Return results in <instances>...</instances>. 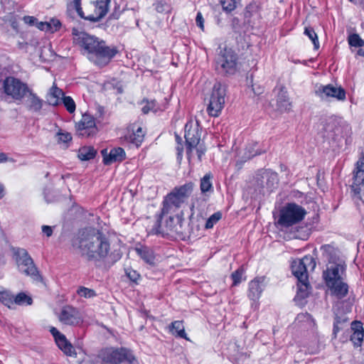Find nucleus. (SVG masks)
I'll list each match as a JSON object with an SVG mask.
<instances>
[{"mask_svg": "<svg viewBox=\"0 0 364 364\" xmlns=\"http://www.w3.org/2000/svg\"><path fill=\"white\" fill-rule=\"evenodd\" d=\"M73 247L87 261L105 259L110 252L108 237L94 228L85 229L80 232L79 237L73 240Z\"/></svg>", "mask_w": 364, "mask_h": 364, "instance_id": "f257e3e1", "label": "nucleus"}, {"mask_svg": "<svg viewBox=\"0 0 364 364\" xmlns=\"http://www.w3.org/2000/svg\"><path fill=\"white\" fill-rule=\"evenodd\" d=\"M74 42L83 50V54L94 64L104 67L117 55L116 46H108L106 42L85 32L75 34Z\"/></svg>", "mask_w": 364, "mask_h": 364, "instance_id": "f03ea898", "label": "nucleus"}, {"mask_svg": "<svg viewBox=\"0 0 364 364\" xmlns=\"http://www.w3.org/2000/svg\"><path fill=\"white\" fill-rule=\"evenodd\" d=\"M111 0H73L68 3V9H75L82 19L98 22L108 12Z\"/></svg>", "mask_w": 364, "mask_h": 364, "instance_id": "7ed1b4c3", "label": "nucleus"}, {"mask_svg": "<svg viewBox=\"0 0 364 364\" xmlns=\"http://www.w3.org/2000/svg\"><path fill=\"white\" fill-rule=\"evenodd\" d=\"M194 184L188 182L182 186H176L168 193L162 202V214L176 212L186 203L193 191Z\"/></svg>", "mask_w": 364, "mask_h": 364, "instance_id": "20e7f679", "label": "nucleus"}, {"mask_svg": "<svg viewBox=\"0 0 364 364\" xmlns=\"http://www.w3.org/2000/svg\"><path fill=\"white\" fill-rule=\"evenodd\" d=\"M215 70L223 76L235 75L238 70L237 54L230 48H219L215 58Z\"/></svg>", "mask_w": 364, "mask_h": 364, "instance_id": "39448f33", "label": "nucleus"}, {"mask_svg": "<svg viewBox=\"0 0 364 364\" xmlns=\"http://www.w3.org/2000/svg\"><path fill=\"white\" fill-rule=\"evenodd\" d=\"M30 88L26 82L13 76L6 77L2 82L4 95L17 104L23 102L26 94L29 92Z\"/></svg>", "mask_w": 364, "mask_h": 364, "instance_id": "423d86ee", "label": "nucleus"}, {"mask_svg": "<svg viewBox=\"0 0 364 364\" xmlns=\"http://www.w3.org/2000/svg\"><path fill=\"white\" fill-rule=\"evenodd\" d=\"M306 210L295 203H289L280 210L278 224L284 228L291 227L304 220Z\"/></svg>", "mask_w": 364, "mask_h": 364, "instance_id": "0eeeda50", "label": "nucleus"}, {"mask_svg": "<svg viewBox=\"0 0 364 364\" xmlns=\"http://www.w3.org/2000/svg\"><path fill=\"white\" fill-rule=\"evenodd\" d=\"M14 255L21 272L27 276H30L35 281H42V277L26 250L23 248H14Z\"/></svg>", "mask_w": 364, "mask_h": 364, "instance_id": "6e6552de", "label": "nucleus"}, {"mask_svg": "<svg viewBox=\"0 0 364 364\" xmlns=\"http://www.w3.org/2000/svg\"><path fill=\"white\" fill-rule=\"evenodd\" d=\"M227 86L220 82H216L210 95L207 112L211 117H218L224 107Z\"/></svg>", "mask_w": 364, "mask_h": 364, "instance_id": "1a4fd4ad", "label": "nucleus"}, {"mask_svg": "<svg viewBox=\"0 0 364 364\" xmlns=\"http://www.w3.org/2000/svg\"><path fill=\"white\" fill-rule=\"evenodd\" d=\"M164 215L165 214H162L161 210V213L156 215V220L151 229L149 231V234L164 236L165 235H168L169 232H180L178 226L179 228L181 226V218L178 216H169L166 222L162 224V218Z\"/></svg>", "mask_w": 364, "mask_h": 364, "instance_id": "9d476101", "label": "nucleus"}, {"mask_svg": "<svg viewBox=\"0 0 364 364\" xmlns=\"http://www.w3.org/2000/svg\"><path fill=\"white\" fill-rule=\"evenodd\" d=\"M100 357L104 363L109 364H119L124 362L132 364L136 360L132 351L123 348L105 349L101 352Z\"/></svg>", "mask_w": 364, "mask_h": 364, "instance_id": "9b49d317", "label": "nucleus"}, {"mask_svg": "<svg viewBox=\"0 0 364 364\" xmlns=\"http://www.w3.org/2000/svg\"><path fill=\"white\" fill-rule=\"evenodd\" d=\"M316 262L311 255H306L302 259L294 260L291 264L292 274L297 278L298 282L308 280V269L313 271L316 267Z\"/></svg>", "mask_w": 364, "mask_h": 364, "instance_id": "f8f14e48", "label": "nucleus"}, {"mask_svg": "<svg viewBox=\"0 0 364 364\" xmlns=\"http://www.w3.org/2000/svg\"><path fill=\"white\" fill-rule=\"evenodd\" d=\"M315 94L323 100H328L331 97L335 98L339 101L346 100L345 90L341 87H337L331 84L316 86Z\"/></svg>", "mask_w": 364, "mask_h": 364, "instance_id": "ddd939ff", "label": "nucleus"}, {"mask_svg": "<svg viewBox=\"0 0 364 364\" xmlns=\"http://www.w3.org/2000/svg\"><path fill=\"white\" fill-rule=\"evenodd\" d=\"M184 132V137L187 146V155L190 158L192 149L196 147L200 140V133L198 129V123L193 124V122H187L185 125Z\"/></svg>", "mask_w": 364, "mask_h": 364, "instance_id": "4468645a", "label": "nucleus"}, {"mask_svg": "<svg viewBox=\"0 0 364 364\" xmlns=\"http://www.w3.org/2000/svg\"><path fill=\"white\" fill-rule=\"evenodd\" d=\"M59 321L65 325L77 326L82 322L79 311L72 306H63L58 316Z\"/></svg>", "mask_w": 364, "mask_h": 364, "instance_id": "2eb2a0df", "label": "nucleus"}, {"mask_svg": "<svg viewBox=\"0 0 364 364\" xmlns=\"http://www.w3.org/2000/svg\"><path fill=\"white\" fill-rule=\"evenodd\" d=\"M345 272L346 265L341 263L331 262V264L327 267L323 274L326 284L343 279V276L345 274Z\"/></svg>", "mask_w": 364, "mask_h": 364, "instance_id": "dca6fc26", "label": "nucleus"}, {"mask_svg": "<svg viewBox=\"0 0 364 364\" xmlns=\"http://www.w3.org/2000/svg\"><path fill=\"white\" fill-rule=\"evenodd\" d=\"M103 157V163L105 165H111L113 163L122 162L126 158L124 150L121 147L113 148L107 154V149H102L101 151Z\"/></svg>", "mask_w": 364, "mask_h": 364, "instance_id": "f3484780", "label": "nucleus"}, {"mask_svg": "<svg viewBox=\"0 0 364 364\" xmlns=\"http://www.w3.org/2000/svg\"><path fill=\"white\" fill-rule=\"evenodd\" d=\"M24 100L26 108L32 112H39L44 104L43 100L41 99L31 88H30L29 92L26 94Z\"/></svg>", "mask_w": 364, "mask_h": 364, "instance_id": "a211bd4d", "label": "nucleus"}, {"mask_svg": "<svg viewBox=\"0 0 364 364\" xmlns=\"http://www.w3.org/2000/svg\"><path fill=\"white\" fill-rule=\"evenodd\" d=\"M265 277H256L249 283L248 297L255 301L258 300L264 288Z\"/></svg>", "mask_w": 364, "mask_h": 364, "instance_id": "6ab92c4d", "label": "nucleus"}, {"mask_svg": "<svg viewBox=\"0 0 364 364\" xmlns=\"http://www.w3.org/2000/svg\"><path fill=\"white\" fill-rule=\"evenodd\" d=\"M326 286L329 289L331 294L338 299H342L348 293V285L343 282V279L331 282L327 284Z\"/></svg>", "mask_w": 364, "mask_h": 364, "instance_id": "aec40b11", "label": "nucleus"}, {"mask_svg": "<svg viewBox=\"0 0 364 364\" xmlns=\"http://www.w3.org/2000/svg\"><path fill=\"white\" fill-rule=\"evenodd\" d=\"M351 330L353 332L350 336V340L353 343L354 347H360L363 344L364 338L363 323L360 321H353L351 323Z\"/></svg>", "mask_w": 364, "mask_h": 364, "instance_id": "412c9836", "label": "nucleus"}, {"mask_svg": "<svg viewBox=\"0 0 364 364\" xmlns=\"http://www.w3.org/2000/svg\"><path fill=\"white\" fill-rule=\"evenodd\" d=\"M95 127V119L90 115L85 114L81 120L77 124V129L79 134L82 136H89L90 134V129Z\"/></svg>", "mask_w": 364, "mask_h": 364, "instance_id": "4be33fe9", "label": "nucleus"}, {"mask_svg": "<svg viewBox=\"0 0 364 364\" xmlns=\"http://www.w3.org/2000/svg\"><path fill=\"white\" fill-rule=\"evenodd\" d=\"M335 122L331 119H322L318 125V132L323 138H330L333 136Z\"/></svg>", "mask_w": 364, "mask_h": 364, "instance_id": "5701e85b", "label": "nucleus"}, {"mask_svg": "<svg viewBox=\"0 0 364 364\" xmlns=\"http://www.w3.org/2000/svg\"><path fill=\"white\" fill-rule=\"evenodd\" d=\"M135 251L137 255L147 264L154 265L155 264V256L154 251L149 247L141 245L136 247Z\"/></svg>", "mask_w": 364, "mask_h": 364, "instance_id": "b1692460", "label": "nucleus"}, {"mask_svg": "<svg viewBox=\"0 0 364 364\" xmlns=\"http://www.w3.org/2000/svg\"><path fill=\"white\" fill-rule=\"evenodd\" d=\"M63 97L65 96L63 90L53 84L46 96V100L50 105L57 106Z\"/></svg>", "mask_w": 364, "mask_h": 364, "instance_id": "393cba45", "label": "nucleus"}, {"mask_svg": "<svg viewBox=\"0 0 364 364\" xmlns=\"http://www.w3.org/2000/svg\"><path fill=\"white\" fill-rule=\"evenodd\" d=\"M58 348L66 355L72 356L75 355V349L72 344L67 340L65 335H63L55 341Z\"/></svg>", "mask_w": 364, "mask_h": 364, "instance_id": "a878e982", "label": "nucleus"}, {"mask_svg": "<svg viewBox=\"0 0 364 364\" xmlns=\"http://www.w3.org/2000/svg\"><path fill=\"white\" fill-rule=\"evenodd\" d=\"M169 331L173 335H174L176 337L188 340L182 321H175L172 322L169 326Z\"/></svg>", "mask_w": 364, "mask_h": 364, "instance_id": "bb28decb", "label": "nucleus"}, {"mask_svg": "<svg viewBox=\"0 0 364 364\" xmlns=\"http://www.w3.org/2000/svg\"><path fill=\"white\" fill-rule=\"evenodd\" d=\"M277 105L279 109L282 111H287L290 109L291 104L287 92L282 90H280L277 95Z\"/></svg>", "mask_w": 364, "mask_h": 364, "instance_id": "cd10ccee", "label": "nucleus"}, {"mask_svg": "<svg viewBox=\"0 0 364 364\" xmlns=\"http://www.w3.org/2000/svg\"><path fill=\"white\" fill-rule=\"evenodd\" d=\"M213 174L207 173L201 179L200 182V189L202 193L213 191V186L212 183Z\"/></svg>", "mask_w": 364, "mask_h": 364, "instance_id": "c85d7f7f", "label": "nucleus"}, {"mask_svg": "<svg viewBox=\"0 0 364 364\" xmlns=\"http://www.w3.org/2000/svg\"><path fill=\"white\" fill-rule=\"evenodd\" d=\"M97 154L96 150L92 146H84L78 151V158L81 161H88L95 158Z\"/></svg>", "mask_w": 364, "mask_h": 364, "instance_id": "c756f323", "label": "nucleus"}, {"mask_svg": "<svg viewBox=\"0 0 364 364\" xmlns=\"http://www.w3.org/2000/svg\"><path fill=\"white\" fill-rule=\"evenodd\" d=\"M353 188L355 193H359L360 188L359 186H364V171H354Z\"/></svg>", "mask_w": 364, "mask_h": 364, "instance_id": "7c9ffc66", "label": "nucleus"}, {"mask_svg": "<svg viewBox=\"0 0 364 364\" xmlns=\"http://www.w3.org/2000/svg\"><path fill=\"white\" fill-rule=\"evenodd\" d=\"M32 303V298L24 292H20L15 296H14L13 304H15L18 306H28L31 305Z\"/></svg>", "mask_w": 364, "mask_h": 364, "instance_id": "2f4dec72", "label": "nucleus"}, {"mask_svg": "<svg viewBox=\"0 0 364 364\" xmlns=\"http://www.w3.org/2000/svg\"><path fill=\"white\" fill-rule=\"evenodd\" d=\"M267 179V186L269 189L274 188L279 182L278 175L276 172L267 171L264 173V176Z\"/></svg>", "mask_w": 364, "mask_h": 364, "instance_id": "473e14b6", "label": "nucleus"}, {"mask_svg": "<svg viewBox=\"0 0 364 364\" xmlns=\"http://www.w3.org/2000/svg\"><path fill=\"white\" fill-rule=\"evenodd\" d=\"M257 147V143L255 141H252L249 143L245 148L244 158L247 159H250L252 157L260 154L262 152L259 151Z\"/></svg>", "mask_w": 364, "mask_h": 364, "instance_id": "72a5a7b5", "label": "nucleus"}, {"mask_svg": "<svg viewBox=\"0 0 364 364\" xmlns=\"http://www.w3.org/2000/svg\"><path fill=\"white\" fill-rule=\"evenodd\" d=\"M144 132L141 127H138L135 132L129 136V141L136 146H139L144 140Z\"/></svg>", "mask_w": 364, "mask_h": 364, "instance_id": "f704fd0d", "label": "nucleus"}, {"mask_svg": "<svg viewBox=\"0 0 364 364\" xmlns=\"http://www.w3.org/2000/svg\"><path fill=\"white\" fill-rule=\"evenodd\" d=\"M309 282L307 281L299 282L298 284V291L296 295L295 296V300L297 299H304L309 296Z\"/></svg>", "mask_w": 364, "mask_h": 364, "instance_id": "c9c22d12", "label": "nucleus"}, {"mask_svg": "<svg viewBox=\"0 0 364 364\" xmlns=\"http://www.w3.org/2000/svg\"><path fill=\"white\" fill-rule=\"evenodd\" d=\"M321 250L323 255L328 259L329 262H333V260L336 255V250L331 245H322Z\"/></svg>", "mask_w": 364, "mask_h": 364, "instance_id": "e433bc0d", "label": "nucleus"}, {"mask_svg": "<svg viewBox=\"0 0 364 364\" xmlns=\"http://www.w3.org/2000/svg\"><path fill=\"white\" fill-rule=\"evenodd\" d=\"M14 296L7 291H0V301L9 309L13 306Z\"/></svg>", "mask_w": 364, "mask_h": 364, "instance_id": "4c0bfd02", "label": "nucleus"}, {"mask_svg": "<svg viewBox=\"0 0 364 364\" xmlns=\"http://www.w3.org/2000/svg\"><path fill=\"white\" fill-rule=\"evenodd\" d=\"M348 42L352 47L361 48L364 46V41L357 33L349 35Z\"/></svg>", "mask_w": 364, "mask_h": 364, "instance_id": "58836bf2", "label": "nucleus"}, {"mask_svg": "<svg viewBox=\"0 0 364 364\" xmlns=\"http://www.w3.org/2000/svg\"><path fill=\"white\" fill-rule=\"evenodd\" d=\"M304 34L306 35L309 39L311 40L315 49H318L319 48V42L318 39V36L316 33H315L314 28L311 27H306L304 30Z\"/></svg>", "mask_w": 364, "mask_h": 364, "instance_id": "ea45409f", "label": "nucleus"}, {"mask_svg": "<svg viewBox=\"0 0 364 364\" xmlns=\"http://www.w3.org/2000/svg\"><path fill=\"white\" fill-rule=\"evenodd\" d=\"M220 3L226 13H230L237 8L236 0H220Z\"/></svg>", "mask_w": 364, "mask_h": 364, "instance_id": "a19ab883", "label": "nucleus"}, {"mask_svg": "<svg viewBox=\"0 0 364 364\" xmlns=\"http://www.w3.org/2000/svg\"><path fill=\"white\" fill-rule=\"evenodd\" d=\"M221 218L222 213L220 212L213 213L207 220L205 228L206 229L212 228Z\"/></svg>", "mask_w": 364, "mask_h": 364, "instance_id": "79ce46f5", "label": "nucleus"}, {"mask_svg": "<svg viewBox=\"0 0 364 364\" xmlns=\"http://www.w3.org/2000/svg\"><path fill=\"white\" fill-rule=\"evenodd\" d=\"M77 294L81 297L92 298L96 296L95 291L85 287H80L77 290Z\"/></svg>", "mask_w": 364, "mask_h": 364, "instance_id": "37998d69", "label": "nucleus"}, {"mask_svg": "<svg viewBox=\"0 0 364 364\" xmlns=\"http://www.w3.org/2000/svg\"><path fill=\"white\" fill-rule=\"evenodd\" d=\"M62 100L68 112L73 113L75 111V103L71 97L65 96L63 97Z\"/></svg>", "mask_w": 364, "mask_h": 364, "instance_id": "c03bdc74", "label": "nucleus"}, {"mask_svg": "<svg viewBox=\"0 0 364 364\" xmlns=\"http://www.w3.org/2000/svg\"><path fill=\"white\" fill-rule=\"evenodd\" d=\"M245 272L244 269L241 267L231 274V278L233 281L232 285L237 286L242 282V277Z\"/></svg>", "mask_w": 364, "mask_h": 364, "instance_id": "a18cd8bd", "label": "nucleus"}, {"mask_svg": "<svg viewBox=\"0 0 364 364\" xmlns=\"http://www.w3.org/2000/svg\"><path fill=\"white\" fill-rule=\"evenodd\" d=\"M155 10L159 13L167 12L170 6L165 0H156L154 4Z\"/></svg>", "mask_w": 364, "mask_h": 364, "instance_id": "49530a36", "label": "nucleus"}, {"mask_svg": "<svg viewBox=\"0 0 364 364\" xmlns=\"http://www.w3.org/2000/svg\"><path fill=\"white\" fill-rule=\"evenodd\" d=\"M159 109V107L156 100L147 101L146 104L141 108V111L144 114H147L150 111L156 112Z\"/></svg>", "mask_w": 364, "mask_h": 364, "instance_id": "de8ad7c7", "label": "nucleus"}, {"mask_svg": "<svg viewBox=\"0 0 364 364\" xmlns=\"http://www.w3.org/2000/svg\"><path fill=\"white\" fill-rule=\"evenodd\" d=\"M126 274L127 277L134 282H136L140 277L139 274L136 271L132 269H126Z\"/></svg>", "mask_w": 364, "mask_h": 364, "instance_id": "09e8293b", "label": "nucleus"}, {"mask_svg": "<svg viewBox=\"0 0 364 364\" xmlns=\"http://www.w3.org/2000/svg\"><path fill=\"white\" fill-rule=\"evenodd\" d=\"M48 24H50V31L52 33L58 31L61 26L60 21L58 19L54 18L51 19L48 22Z\"/></svg>", "mask_w": 364, "mask_h": 364, "instance_id": "8fccbe9b", "label": "nucleus"}, {"mask_svg": "<svg viewBox=\"0 0 364 364\" xmlns=\"http://www.w3.org/2000/svg\"><path fill=\"white\" fill-rule=\"evenodd\" d=\"M72 136L70 133H58V140L60 142L67 143L71 141Z\"/></svg>", "mask_w": 364, "mask_h": 364, "instance_id": "3c124183", "label": "nucleus"}, {"mask_svg": "<svg viewBox=\"0 0 364 364\" xmlns=\"http://www.w3.org/2000/svg\"><path fill=\"white\" fill-rule=\"evenodd\" d=\"M196 23L202 31L204 30V18L200 11H198L196 18Z\"/></svg>", "mask_w": 364, "mask_h": 364, "instance_id": "603ef678", "label": "nucleus"}, {"mask_svg": "<svg viewBox=\"0 0 364 364\" xmlns=\"http://www.w3.org/2000/svg\"><path fill=\"white\" fill-rule=\"evenodd\" d=\"M296 320L298 322L311 321V316L308 313L299 314L297 315Z\"/></svg>", "mask_w": 364, "mask_h": 364, "instance_id": "864d4df0", "label": "nucleus"}, {"mask_svg": "<svg viewBox=\"0 0 364 364\" xmlns=\"http://www.w3.org/2000/svg\"><path fill=\"white\" fill-rule=\"evenodd\" d=\"M42 232L43 234H45L47 237H50L53 235V227L49 225H43L41 227Z\"/></svg>", "mask_w": 364, "mask_h": 364, "instance_id": "5fc2aeb1", "label": "nucleus"}, {"mask_svg": "<svg viewBox=\"0 0 364 364\" xmlns=\"http://www.w3.org/2000/svg\"><path fill=\"white\" fill-rule=\"evenodd\" d=\"M37 28L41 31H50V24H48V22H39L37 23Z\"/></svg>", "mask_w": 364, "mask_h": 364, "instance_id": "6e6d98bb", "label": "nucleus"}, {"mask_svg": "<svg viewBox=\"0 0 364 364\" xmlns=\"http://www.w3.org/2000/svg\"><path fill=\"white\" fill-rule=\"evenodd\" d=\"M50 332L54 337L55 341L56 340V338H58L63 335L55 327H51L50 329Z\"/></svg>", "mask_w": 364, "mask_h": 364, "instance_id": "4d7b16f0", "label": "nucleus"}, {"mask_svg": "<svg viewBox=\"0 0 364 364\" xmlns=\"http://www.w3.org/2000/svg\"><path fill=\"white\" fill-rule=\"evenodd\" d=\"M340 323V321L338 320V317H336L335 319V322L333 324V337L336 338L338 332L340 331V328L338 327V323Z\"/></svg>", "mask_w": 364, "mask_h": 364, "instance_id": "13d9d810", "label": "nucleus"}, {"mask_svg": "<svg viewBox=\"0 0 364 364\" xmlns=\"http://www.w3.org/2000/svg\"><path fill=\"white\" fill-rule=\"evenodd\" d=\"M355 171H364V158H360L356 163Z\"/></svg>", "mask_w": 364, "mask_h": 364, "instance_id": "bf43d9fd", "label": "nucleus"}, {"mask_svg": "<svg viewBox=\"0 0 364 364\" xmlns=\"http://www.w3.org/2000/svg\"><path fill=\"white\" fill-rule=\"evenodd\" d=\"M23 20L26 23L29 25H33L35 22L37 21V19L35 17L29 16H24Z\"/></svg>", "mask_w": 364, "mask_h": 364, "instance_id": "052dcab7", "label": "nucleus"}, {"mask_svg": "<svg viewBox=\"0 0 364 364\" xmlns=\"http://www.w3.org/2000/svg\"><path fill=\"white\" fill-rule=\"evenodd\" d=\"M196 151H197L198 158L199 161H201L202 156L205 154V151L200 148H198V149H197Z\"/></svg>", "mask_w": 364, "mask_h": 364, "instance_id": "680f3d73", "label": "nucleus"}, {"mask_svg": "<svg viewBox=\"0 0 364 364\" xmlns=\"http://www.w3.org/2000/svg\"><path fill=\"white\" fill-rule=\"evenodd\" d=\"M252 91L255 95H259L262 92V88L258 87L257 90L254 87V85H252Z\"/></svg>", "mask_w": 364, "mask_h": 364, "instance_id": "e2e57ef3", "label": "nucleus"}, {"mask_svg": "<svg viewBox=\"0 0 364 364\" xmlns=\"http://www.w3.org/2000/svg\"><path fill=\"white\" fill-rule=\"evenodd\" d=\"M4 196V186L0 183V200Z\"/></svg>", "mask_w": 364, "mask_h": 364, "instance_id": "0e129e2a", "label": "nucleus"}, {"mask_svg": "<svg viewBox=\"0 0 364 364\" xmlns=\"http://www.w3.org/2000/svg\"><path fill=\"white\" fill-rule=\"evenodd\" d=\"M7 161L6 155L4 153H0V163Z\"/></svg>", "mask_w": 364, "mask_h": 364, "instance_id": "69168bd1", "label": "nucleus"}, {"mask_svg": "<svg viewBox=\"0 0 364 364\" xmlns=\"http://www.w3.org/2000/svg\"><path fill=\"white\" fill-rule=\"evenodd\" d=\"M119 13L114 11L110 15L109 18L112 19H117V18H119Z\"/></svg>", "mask_w": 364, "mask_h": 364, "instance_id": "338daca9", "label": "nucleus"}, {"mask_svg": "<svg viewBox=\"0 0 364 364\" xmlns=\"http://www.w3.org/2000/svg\"><path fill=\"white\" fill-rule=\"evenodd\" d=\"M357 54L358 55H360V56H363L364 57V50H363L362 49H359L357 52Z\"/></svg>", "mask_w": 364, "mask_h": 364, "instance_id": "774afa93", "label": "nucleus"}]
</instances>
